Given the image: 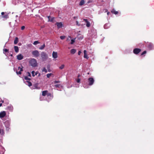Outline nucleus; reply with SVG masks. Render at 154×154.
<instances>
[{
    "label": "nucleus",
    "instance_id": "15",
    "mask_svg": "<svg viewBox=\"0 0 154 154\" xmlns=\"http://www.w3.org/2000/svg\"><path fill=\"white\" fill-rule=\"evenodd\" d=\"M84 57L86 59H88V55L87 54V51L85 50L84 51Z\"/></svg>",
    "mask_w": 154,
    "mask_h": 154
},
{
    "label": "nucleus",
    "instance_id": "36",
    "mask_svg": "<svg viewBox=\"0 0 154 154\" xmlns=\"http://www.w3.org/2000/svg\"><path fill=\"white\" fill-rule=\"evenodd\" d=\"M60 85H54V86L56 88H59V87H60Z\"/></svg>",
    "mask_w": 154,
    "mask_h": 154
},
{
    "label": "nucleus",
    "instance_id": "6",
    "mask_svg": "<svg viewBox=\"0 0 154 154\" xmlns=\"http://www.w3.org/2000/svg\"><path fill=\"white\" fill-rule=\"evenodd\" d=\"M6 115V113L5 111H3L0 112V118H3Z\"/></svg>",
    "mask_w": 154,
    "mask_h": 154
},
{
    "label": "nucleus",
    "instance_id": "47",
    "mask_svg": "<svg viewBox=\"0 0 154 154\" xmlns=\"http://www.w3.org/2000/svg\"><path fill=\"white\" fill-rule=\"evenodd\" d=\"M80 76V75L79 74V75H78V77H79Z\"/></svg>",
    "mask_w": 154,
    "mask_h": 154
},
{
    "label": "nucleus",
    "instance_id": "23",
    "mask_svg": "<svg viewBox=\"0 0 154 154\" xmlns=\"http://www.w3.org/2000/svg\"><path fill=\"white\" fill-rule=\"evenodd\" d=\"M45 47V44H44L43 45H42L40 47H39V49L40 50L43 49Z\"/></svg>",
    "mask_w": 154,
    "mask_h": 154
},
{
    "label": "nucleus",
    "instance_id": "4",
    "mask_svg": "<svg viewBox=\"0 0 154 154\" xmlns=\"http://www.w3.org/2000/svg\"><path fill=\"white\" fill-rule=\"evenodd\" d=\"M32 54L35 57H38L40 55V54L38 51L37 50L33 51L32 52Z\"/></svg>",
    "mask_w": 154,
    "mask_h": 154
},
{
    "label": "nucleus",
    "instance_id": "35",
    "mask_svg": "<svg viewBox=\"0 0 154 154\" xmlns=\"http://www.w3.org/2000/svg\"><path fill=\"white\" fill-rule=\"evenodd\" d=\"M35 73V72L34 71H33L32 72V75L33 77H34L35 76V74H34Z\"/></svg>",
    "mask_w": 154,
    "mask_h": 154
},
{
    "label": "nucleus",
    "instance_id": "42",
    "mask_svg": "<svg viewBox=\"0 0 154 154\" xmlns=\"http://www.w3.org/2000/svg\"><path fill=\"white\" fill-rule=\"evenodd\" d=\"M76 24L78 26H80V24H79V22L78 21H76Z\"/></svg>",
    "mask_w": 154,
    "mask_h": 154
},
{
    "label": "nucleus",
    "instance_id": "46",
    "mask_svg": "<svg viewBox=\"0 0 154 154\" xmlns=\"http://www.w3.org/2000/svg\"><path fill=\"white\" fill-rule=\"evenodd\" d=\"M2 105V103H1L0 104V107Z\"/></svg>",
    "mask_w": 154,
    "mask_h": 154
},
{
    "label": "nucleus",
    "instance_id": "41",
    "mask_svg": "<svg viewBox=\"0 0 154 154\" xmlns=\"http://www.w3.org/2000/svg\"><path fill=\"white\" fill-rule=\"evenodd\" d=\"M25 27L24 26H22L21 27V30H23L25 29Z\"/></svg>",
    "mask_w": 154,
    "mask_h": 154
},
{
    "label": "nucleus",
    "instance_id": "19",
    "mask_svg": "<svg viewBox=\"0 0 154 154\" xmlns=\"http://www.w3.org/2000/svg\"><path fill=\"white\" fill-rule=\"evenodd\" d=\"M76 51V50L74 49H72L70 51V53L72 54H74Z\"/></svg>",
    "mask_w": 154,
    "mask_h": 154
},
{
    "label": "nucleus",
    "instance_id": "43",
    "mask_svg": "<svg viewBox=\"0 0 154 154\" xmlns=\"http://www.w3.org/2000/svg\"><path fill=\"white\" fill-rule=\"evenodd\" d=\"M81 53V51H79L78 52V54L79 55H80Z\"/></svg>",
    "mask_w": 154,
    "mask_h": 154
},
{
    "label": "nucleus",
    "instance_id": "33",
    "mask_svg": "<svg viewBox=\"0 0 154 154\" xmlns=\"http://www.w3.org/2000/svg\"><path fill=\"white\" fill-rule=\"evenodd\" d=\"M65 38V36H60V39L62 40L64 39Z\"/></svg>",
    "mask_w": 154,
    "mask_h": 154
},
{
    "label": "nucleus",
    "instance_id": "32",
    "mask_svg": "<svg viewBox=\"0 0 154 154\" xmlns=\"http://www.w3.org/2000/svg\"><path fill=\"white\" fill-rule=\"evenodd\" d=\"M146 51H143L141 54V55H143L144 54H146Z\"/></svg>",
    "mask_w": 154,
    "mask_h": 154
},
{
    "label": "nucleus",
    "instance_id": "17",
    "mask_svg": "<svg viewBox=\"0 0 154 154\" xmlns=\"http://www.w3.org/2000/svg\"><path fill=\"white\" fill-rule=\"evenodd\" d=\"M14 49L16 52L17 53L19 51V48L18 46H14Z\"/></svg>",
    "mask_w": 154,
    "mask_h": 154
},
{
    "label": "nucleus",
    "instance_id": "26",
    "mask_svg": "<svg viewBox=\"0 0 154 154\" xmlns=\"http://www.w3.org/2000/svg\"><path fill=\"white\" fill-rule=\"evenodd\" d=\"M75 38H74V39H72L71 40V42L70 43L71 44H73L75 42Z\"/></svg>",
    "mask_w": 154,
    "mask_h": 154
},
{
    "label": "nucleus",
    "instance_id": "49",
    "mask_svg": "<svg viewBox=\"0 0 154 154\" xmlns=\"http://www.w3.org/2000/svg\"><path fill=\"white\" fill-rule=\"evenodd\" d=\"M2 103H4V101L3 100L2 101Z\"/></svg>",
    "mask_w": 154,
    "mask_h": 154
},
{
    "label": "nucleus",
    "instance_id": "12",
    "mask_svg": "<svg viewBox=\"0 0 154 154\" xmlns=\"http://www.w3.org/2000/svg\"><path fill=\"white\" fill-rule=\"evenodd\" d=\"M83 20L84 21H85L86 23V26H87V27H89L90 26V23L89 22H88V21L87 19H84Z\"/></svg>",
    "mask_w": 154,
    "mask_h": 154
},
{
    "label": "nucleus",
    "instance_id": "24",
    "mask_svg": "<svg viewBox=\"0 0 154 154\" xmlns=\"http://www.w3.org/2000/svg\"><path fill=\"white\" fill-rule=\"evenodd\" d=\"M65 66L64 64H62L59 67V68L60 69H63Z\"/></svg>",
    "mask_w": 154,
    "mask_h": 154
},
{
    "label": "nucleus",
    "instance_id": "8",
    "mask_svg": "<svg viewBox=\"0 0 154 154\" xmlns=\"http://www.w3.org/2000/svg\"><path fill=\"white\" fill-rule=\"evenodd\" d=\"M17 59L19 60H21L23 58V56L21 54L18 55L17 56Z\"/></svg>",
    "mask_w": 154,
    "mask_h": 154
},
{
    "label": "nucleus",
    "instance_id": "25",
    "mask_svg": "<svg viewBox=\"0 0 154 154\" xmlns=\"http://www.w3.org/2000/svg\"><path fill=\"white\" fill-rule=\"evenodd\" d=\"M26 82L28 83L27 85L29 86H32V84L31 82H30L29 81H26Z\"/></svg>",
    "mask_w": 154,
    "mask_h": 154
},
{
    "label": "nucleus",
    "instance_id": "40",
    "mask_svg": "<svg viewBox=\"0 0 154 154\" xmlns=\"http://www.w3.org/2000/svg\"><path fill=\"white\" fill-rule=\"evenodd\" d=\"M51 94L50 93H48V94H47V95L48 97H49V96H51Z\"/></svg>",
    "mask_w": 154,
    "mask_h": 154
},
{
    "label": "nucleus",
    "instance_id": "21",
    "mask_svg": "<svg viewBox=\"0 0 154 154\" xmlns=\"http://www.w3.org/2000/svg\"><path fill=\"white\" fill-rule=\"evenodd\" d=\"M85 3V1L84 0H81V1H80V3H79V5L80 6H82Z\"/></svg>",
    "mask_w": 154,
    "mask_h": 154
},
{
    "label": "nucleus",
    "instance_id": "3",
    "mask_svg": "<svg viewBox=\"0 0 154 154\" xmlns=\"http://www.w3.org/2000/svg\"><path fill=\"white\" fill-rule=\"evenodd\" d=\"M88 85L90 86L92 85L94 82V79L93 78L90 77L88 79Z\"/></svg>",
    "mask_w": 154,
    "mask_h": 154
},
{
    "label": "nucleus",
    "instance_id": "13",
    "mask_svg": "<svg viewBox=\"0 0 154 154\" xmlns=\"http://www.w3.org/2000/svg\"><path fill=\"white\" fill-rule=\"evenodd\" d=\"M23 67H22V68H21L20 66L18 67V70H19L20 69V71L18 72L17 71H16V73L17 74H21V72L22 71H23Z\"/></svg>",
    "mask_w": 154,
    "mask_h": 154
},
{
    "label": "nucleus",
    "instance_id": "20",
    "mask_svg": "<svg viewBox=\"0 0 154 154\" xmlns=\"http://www.w3.org/2000/svg\"><path fill=\"white\" fill-rule=\"evenodd\" d=\"M2 17L6 19L9 18V16L7 14L2 16Z\"/></svg>",
    "mask_w": 154,
    "mask_h": 154
},
{
    "label": "nucleus",
    "instance_id": "22",
    "mask_svg": "<svg viewBox=\"0 0 154 154\" xmlns=\"http://www.w3.org/2000/svg\"><path fill=\"white\" fill-rule=\"evenodd\" d=\"M7 109L11 111L13 109V107L11 106H8L7 107Z\"/></svg>",
    "mask_w": 154,
    "mask_h": 154
},
{
    "label": "nucleus",
    "instance_id": "34",
    "mask_svg": "<svg viewBox=\"0 0 154 154\" xmlns=\"http://www.w3.org/2000/svg\"><path fill=\"white\" fill-rule=\"evenodd\" d=\"M4 52H9V50L7 49H3Z\"/></svg>",
    "mask_w": 154,
    "mask_h": 154
},
{
    "label": "nucleus",
    "instance_id": "38",
    "mask_svg": "<svg viewBox=\"0 0 154 154\" xmlns=\"http://www.w3.org/2000/svg\"><path fill=\"white\" fill-rule=\"evenodd\" d=\"M60 82L59 81H55L54 82V84H56L57 83H60Z\"/></svg>",
    "mask_w": 154,
    "mask_h": 154
},
{
    "label": "nucleus",
    "instance_id": "2",
    "mask_svg": "<svg viewBox=\"0 0 154 154\" xmlns=\"http://www.w3.org/2000/svg\"><path fill=\"white\" fill-rule=\"evenodd\" d=\"M41 57L42 59L43 60H46L48 58V54L45 52H42L41 53Z\"/></svg>",
    "mask_w": 154,
    "mask_h": 154
},
{
    "label": "nucleus",
    "instance_id": "45",
    "mask_svg": "<svg viewBox=\"0 0 154 154\" xmlns=\"http://www.w3.org/2000/svg\"><path fill=\"white\" fill-rule=\"evenodd\" d=\"M4 14H5V13L4 12H2L1 13V14L2 15V16L4 15Z\"/></svg>",
    "mask_w": 154,
    "mask_h": 154
},
{
    "label": "nucleus",
    "instance_id": "31",
    "mask_svg": "<svg viewBox=\"0 0 154 154\" xmlns=\"http://www.w3.org/2000/svg\"><path fill=\"white\" fill-rule=\"evenodd\" d=\"M112 13H113L114 14H118V12L117 11H113L112 12Z\"/></svg>",
    "mask_w": 154,
    "mask_h": 154
},
{
    "label": "nucleus",
    "instance_id": "27",
    "mask_svg": "<svg viewBox=\"0 0 154 154\" xmlns=\"http://www.w3.org/2000/svg\"><path fill=\"white\" fill-rule=\"evenodd\" d=\"M24 79L26 80H28L30 81L31 80V79L30 78H28V77L26 76L24 77Z\"/></svg>",
    "mask_w": 154,
    "mask_h": 154
},
{
    "label": "nucleus",
    "instance_id": "18",
    "mask_svg": "<svg viewBox=\"0 0 154 154\" xmlns=\"http://www.w3.org/2000/svg\"><path fill=\"white\" fill-rule=\"evenodd\" d=\"M18 42V38L17 37H16L14 41V44L15 45L17 44Z\"/></svg>",
    "mask_w": 154,
    "mask_h": 154
},
{
    "label": "nucleus",
    "instance_id": "14",
    "mask_svg": "<svg viewBox=\"0 0 154 154\" xmlns=\"http://www.w3.org/2000/svg\"><path fill=\"white\" fill-rule=\"evenodd\" d=\"M48 91L47 90H45L44 91H43L42 92V95L43 96H45L48 94Z\"/></svg>",
    "mask_w": 154,
    "mask_h": 154
},
{
    "label": "nucleus",
    "instance_id": "11",
    "mask_svg": "<svg viewBox=\"0 0 154 154\" xmlns=\"http://www.w3.org/2000/svg\"><path fill=\"white\" fill-rule=\"evenodd\" d=\"M52 57L54 58L57 57V53L56 52L53 51L52 53Z\"/></svg>",
    "mask_w": 154,
    "mask_h": 154
},
{
    "label": "nucleus",
    "instance_id": "9",
    "mask_svg": "<svg viewBox=\"0 0 154 154\" xmlns=\"http://www.w3.org/2000/svg\"><path fill=\"white\" fill-rule=\"evenodd\" d=\"M5 125L7 128H9L10 125V123L9 121H6L5 122Z\"/></svg>",
    "mask_w": 154,
    "mask_h": 154
},
{
    "label": "nucleus",
    "instance_id": "44",
    "mask_svg": "<svg viewBox=\"0 0 154 154\" xmlns=\"http://www.w3.org/2000/svg\"><path fill=\"white\" fill-rule=\"evenodd\" d=\"M38 73V71L36 72H35V75H37Z\"/></svg>",
    "mask_w": 154,
    "mask_h": 154
},
{
    "label": "nucleus",
    "instance_id": "5",
    "mask_svg": "<svg viewBox=\"0 0 154 154\" xmlns=\"http://www.w3.org/2000/svg\"><path fill=\"white\" fill-rule=\"evenodd\" d=\"M141 51V49L139 48H135L133 50V52L135 54H138Z\"/></svg>",
    "mask_w": 154,
    "mask_h": 154
},
{
    "label": "nucleus",
    "instance_id": "10",
    "mask_svg": "<svg viewBox=\"0 0 154 154\" xmlns=\"http://www.w3.org/2000/svg\"><path fill=\"white\" fill-rule=\"evenodd\" d=\"M56 25H57L58 28H60L63 26V24L61 22H57Z\"/></svg>",
    "mask_w": 154,
    "mask_h": 154
},
{
    "label": "nucleus",
    "instance_id": "48",
    "mask_svg": "<svg viewBox=\"0 0 154 154\" xmlns=\"http://www.w3.org/2000/svg\"><path fill=\"white\" fill-rule=\"evenodd\" d=\"M40 75V73H38V76H39Z\"/></svg>",
    "mask_w": 154,
    "mask_h": 154
},
{
    "label": "nucleus",
    "instance_id": "29",
    "mask_svg": "<svg viewBox=\"0 0 154 154\" xmlns=\"http://www.w3.org/2000/svg\"><path fill=\"white\" fill-rule=\"evenodd\" d=\"M42 72H45L46 73L47 72V70L46 69L45 67H44L42 70Z\"/></svg>",
    "mask_w": 154,
    "mask_h": 154
},
{
    "label": "nucleus",
    "instance_id": "7",
    "mask_svg": "<svg viewBox=\"0 0 154 154\" xmlns=\"http://www.w3.org/2000/svg\"><path fill=\"white\" fill-rule=\"evenodd\" d=\"M148 45V48L150 50L152 49L153 47V45L151 43H148L147 44Z\"/></svg>",
    "mask_w": 154,
    "mask_h": 154
},
{
    "label": "nucleus",
    "instance_id": "16",
    "mask_svg": "<svg viewBox=\"0 0 154 154\" xmlns=\"http://www.w3.org/2000/svg\"><path fill=\"white\" fill-rule=\"evenodd\" d=\"M48 21L50 22H53L54 18V17H52L50 16L48 17Z\"/></svg>",
    "mask_w": 154,
    "mask_h": 154
},
{
    "label": "nucleus",
    "instance_id": "1",
    "mask_svg": "<svg viewBox=\"0 0 154 154\" xmlns=\"http://www.w3.org/2000/svg\"><path fill=\"white\" fill-rule=\"evenodd\" d=\"M29 63L31 66L34 67H36L37 65L36 60L34 58L30 60L29 61Z\"/></svg>",
    "mask_w": 154,
    "mask_h": 154
},
{
    "label": "nucleus",
    "instance_id": "28",
    "mask_svg": "<svg viewBox=\"0 0 154 154\" xmlns=\"http://www.w3.org/2000/svg\"><path fill=\"white\" fill-rule=\"evenodd\" d=\"M53 74L52 73H48L47 74V77L48 78H49Z\"/></svg>",
    "mask_w": 154,
    "mask_h": 154
},
{
    "label": "nucleus",
    "instance_id": "30",
    "mask_svg": "<svg viewBox=\"0 0 154 154\" xmlns=\"http://www.w3.org/2000/svg\"><path fill=\"white\" fill-rule=\"evenodd\" d=\"M39 42H38V41H35L34 43H33V44L34 45H37V44H38L39 43Z\"/></svg>",
    "mask_w": 154,
    "mask_h": 154
},
{
    "label": "nucleus",
    "instance_id": "37",
    "mask_svg": "<svg viewBox=\"0 0 154 154\" xmlns=\"http://www.w3.org/2000/svg\"><path fill=\"white\" fill-rule=\"evenodd\" d=\"M27 75H28V76H29L30 77H31V74L30 73H29V72H28L27 73Z\"/></svg>",
    "mask_w": 154,
    "mask_h": 154
},
{
    "label": "nucleus",
    "instance_id": "39",
    "mask_svg": "<svg viewBox=\"0 0 154 154\" xmlns=\"http://www.w3.org/2000/svg\"><path fill=\"white\" fill-rule=\"evenodd\" d=\"M80 79H78L76 80V82L78 83H79L80 82Z\"/></svg>",
    "mask_w": 154,
    "mask_h": 154
}]
</instances>
